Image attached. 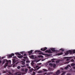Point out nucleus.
<instances>
[{
  "mask_svg": "<svg viewBox=\"0 0 75 75\" xmlns=\"http://www.w3.org/2000/svg\"><path fill=\"white\" fill-rule=\"evenodd\" d=\"M29 71H30V72H32V70H31V69H30L29 70Z\"/></svg>",
  "mask_w": 75,
  "mask_h": 75,
  "instance_id": "nucleus-41",
  "label": "nucleus"
},
{
  "mask_svg": "<svg viewBox=\"0 0 75 75\" xmlns=\"http://www.w3.org/2000/svg\"><path fill=\"white\" fill-rule=\"evenodd\" d=\"M70 53V54H72V52L71 50H69V51H67L66 53H65V55H67Z\"/></svg>",
  "mask_w": 75,
  "mask_h": 75,
  "instance_id": "nucleus-3",
  "label": "nucleus"
},
{
  "mask_svg": "<svg viewBox=\"0 0 75 75\" xmlns=\"http://www.w3.org/2000/svg\"><path fill=\"white\" fill-rule=\"evenodd\" d=\"M39 65H41L42 64L41 63H40L39 64Z\"/></svg>",
  "mask_w": 75,
  "mask_h": 75,
  "instance_id": "nucleus-57",
  "label": "nucleus"
},
{
  "mask_svg": "<svg viewBox=\"0 0 75 75\" xmlns=\"http://www.w3.org/2000/svg\"><path fill=\"white\" fill-rule=\"evenodd\" d=\"M21 67L20 66H19V69H20V68Z\"/></svg>",
  "mask_w": 75,
  "mask_h": 75,
  "instance_id": "nucleus-62",
  "label": "nucleus"
},
{
  "mask_svg": "<svg viewBox=\"0 0 75 75\" xmlns=\"http://www.w3.org/2000/svg\"><path fill=\"white\" fill-rule=\"evenodd\" d=\"M16 57H17L16 56H14V57H13V58H16Z\"/></svg>",
  "mask_w": 75,
  "mask_h": 75,
  "instance_id": "nucleus-51",
  "label": "nucleus"
},
{
  "mask_svg": "<svg viewBox=\"0 0 75 75\" xmlns=\"http://www.w3.org/2000/svg\"><path fill=\"white\" fill-rule=\"evenodd\" d=\"M17 68H18V69H19V66H18L17 67Z\"/></svg>",
  "mask_w": 75,
  "mask_h": 75,
  "instance_id": "nucleus-52",
  "label": "nucleus"
},
{
  "mask_svg": "<svg viewBox=\"0 0 75 75\" xmlns=\"http://www.w3.org/2000/svg\"><path fill=\"white\" fill-rule=\"evenodd\" d=\"M1 61L0 60V64H1Z\"/></svg>",
  "mask_w": 75,
  "mask_h": 75,
  "instance_id": "nucleus-53",
  "label": "nucleus"
},
{
  "mask_svg": "<svg viewBox=\"0 0 75 75\" xmlns=\"http://www.w3.org/2000/svg\"><path fill=\"white\" fill-rule=\"evenodd\" d=\"M23 58H24V59H26L27 57H24Z\"/></svg>",
  "mask_w": 75,
  "mask_h": 75,
  "instance_id": "nucleus-42",
  "label": "nucleus"
},
{
  "mask_svg": "<svg viewBox=\"0 0 75 75\" xmlns=\"http://www.w3.org/2000/svg\"><path fill=\"white\" fill-rule=\"evenodd\" d=\"M25 73H21L19 74V75H23V74H25Z\"/></svg>",
  "mask_w": 75,
  "mask_h": 75,
  "instance_id": "nucleus-14",
  "label": "nucleus"
},
{
  "mask_svg": "<svg viewBox=\"0 0 75 75\" xmlns=\"http://www.w3.org/2000/svg\"><path fill=\"white\" fill-rule=\"evenodd\" d=\"M23 61H26V59H23Z\"/></svg>",
  "mask_w": 75,
  "mask_h": 75,
  "instance_id": "nucleus-46",
  "label": "nucleus"
},
{
  "mask_svg": "<svg viewBox=\"0 0 75 75\" xmlns=\"http://www.w3.org/2000/svg\"><path fill=\"white\" fill-rule=\"evenodd\" d=\"M51 50L53 52H55V49L53 48L51 49Z\"/></svg>",
  "mask_w": 75,
  "mask_h": 75,
  "instance_id": "nucleus-10",
  "label": "nucleus"
},
{
  "mask_svg": "<svg viewBox=\"0 0 75 75\" xmlns=\"http://www.w3.org/2000/svg\"><path fill=\"white\" fill-rule=\"evenodd\" d=\"M26 66L27 67H28V66H29V64H26Z\"/></svg>",
  "mask_w": 75,
  "mask_h": 75,
  "instance_id": "nucleus-36",
  "label": "nucleus"
},
{
  "mask_svg": "<svg viewBox=\"0 0 75 75\" xmlns=\"http://www.w3.org/2000/svg\"><path fill=\"white\" fill-rule=\"evenodd\" d=\"M28 68H29V69H31V67H28Z\"/></svg>",
  "mask_w": 75,
  "mask_h": 75,
  "instance_id": "nucleus-49",
  "label": "nucleus"
},
{
  "mask_svg": "<svg viewBox=\"0 0 75 75\" xmlns=\"http://www.w3.org/2000/svg\"><path fill=\"white\" fill-rule=\"evenodd\" d=\"M71 58H72L71 57H69V58H70V59Z\"/></svg>",
  "mask_w": 75,
  "mask_h": 75,
  "instance_id": "nucleus-59",
  "label": "nucleus"
},
{
  "mask_svg": "<svg viewBox=\"0 0 75 75\" xmlns=\"http://www.w3.org/2000/svg\"><path fill=\"white\" fill-rule=\"evenodd\" d=\"M35 61H36V60H35V59L34 60L32 61V63H31V65L32 66H34V62H35Z\"/></svg>",
  "mask_w": 75,
  "mask_h": 75,
  "instance_id": "nucleus-7",
  "label": "nucleus"
},
{
  "mask_svg": "<svg viewBox=\"0 0 75 75\" xmlns=\"http://www.w3.org/2000/svg\"><path fill=\"white\" fill-rule=\"evenodd\" d=\"M49 65H50V66H52L53 65V64H52V63H50L49 64Z\"/></svg>",
  "mask_w": 75,
  "mask_h": 75,
  "instance_id": "nucleus-24",
  "label": "nucleus"
},
{
  "mask_svg": "<svg viewBox=\"0 0 75 75\" xmlns=\"http://www.w3.org/2000/svg\"><path fill=\"white\" fill-rule=\"evenodd\" d=\"M15 75H19V72H16V73H15V74H14Z\"/></svg>",
  "mask_w": 75,
  "mask_h": 75,
  "instance_id": "nucleus-16",
  "label": "nucleus"
},
{
  "mask_svg": "<svg viewBox=\"0 0 75 75\" xmlns=\"http://www.w3.org/2000/svg\"><path fill=\"white\" fill-rule=\"evenodd\" d=\"M9 74H11V72H9Z\"/></svg>",
  "mask_w": 75,
  "mask_h": 75,
  "instance_id": "nucleus-60",
  "label": "nucleus"
},
{
  "mask_svg": "<svg viewBox=\"0 0 75 75\" xmlns=\"http://www.w3.org/2000/svg\"><path fill=\"white\" fill-rule=\"evenodd\" d=\"M31 70H32V71H34V69H33V68H31Z\"/></svg>",
  "mask_w": 75,
  "mask_h": 75,
  "instance_id": "nucleus-48",
  "label": "nucleus"
},
{
  "mask_svg": "<svg viewBox=\"0 0 75 75\" xmlns=\"http://www.w3.org/2000/svg\"><path fill=\"white\" fill-rule=\"evenodd\" d=\"M45 52H48V54H52V52H51V51L50 50H46L45 51Z\"/></svg>",
  "mask_w": 75,
  "mask_h": 75,
  "instance_id": "nucleus-4",
  "label": "nucleus"
},
{
  "mask_svg": "<svg viewBox=\"0 0 75 75\" xmlns=\"http://www.w3.org/2000/svg\"><path fill=\"white\" fill-rule=\"evenodd\" d=\"M38 72L39 74H40V73H42V71H39Z\"/></svg>",
  "mask_w": 75,
  "mask_h": 75,
  "instance_id": "nucleus-19",
  "label": "nucleus"
},
{
  "mask_svg": "<svg viewBox=\"0 0 75 75\" xmlns=\"http://www.w3.org/2000/svg\"><path fill=\"white\" fill-rule=\"evenodd\" d=\"M19 63V62H18L17 63H16V65H17V64H18Z\"/></svg>",
  "mask_w": 75,
  "mask_h": 75,
  "instance_id": "nucleus-43",
  "label": "nucleus"
},
{
  "mask_svg": "<svg viewBox=\"0 0 75 75\" xmlns=\"http://www.w3.org/2000/svg\"><path fill=\"white\" fill-rule=\"evenodd\" d=\"M64 59H67V58H68V57H64Z\"/></svg>",
  "mask_w": 75,
  "mask_h": 75,
  "instance_id": "nucleus-38",
  "label": "nucleus"
},
{
  "mask_svg": "<svg viewBox=\"0 0 75 75\" xmlns=\"http://www.w3.org/2000/svg\"><path fill=\"white\" fill-rule=\"evenodd\" d=\"M47 47H45L44 48H42L41 49V51H45L46 50H47Z\"/></svg>",
  "mask_w": 75,
  "mask_h": 75,
  "instance_id": "nucleus-5",
  "label": "nucleus"
},
{
  "mask_svg": "<svg viewBox=\"0 0 75 75\" xmlns=\"http://www.w3.org/2000/svg\"><path fill=\"white\" fill-rule=\"evenodd\" d=\"M73 54H75V50H74L73 51Z\"/></svg>",
  "mask_w": 75,
  "mask_h": 75,
  "instance_id": "nucleus-34",
  "label": "nucleus"
},
{
  "mask_svg": "<svg viewBox=\"0 0 75 75\" xmlns=\"http://www.w3.org/2000/svg\"><path fill=\"white\" fill-rule=\"evenodd\" d=\"M23 55H21L19 56V58H23Z\"/></svg>",
  "mask_w": 75,
  "mask_h": 75,
  "instance_id": "nucleus-20",
  "label": "nucleus"
},
{
  "mask_svg": "<svg viewBox=\"0 0 75 75\" xmlns=\"http://www.w3.org/2000/svg\"><path fill=\"white\" fill-rule=\"evenodd\" d=\"M52 74V72L49 73V74Z\"/></svg>",
  "mask_w": 75,
  "mask_h": 75,
  "instance_id": "nucleus-50",
  "label": "nucleus"
},
{
  "mask_svg": "<svg viewBox=\"0 0 75 75\" xmlns=\"http://www.w3.org/2000/svg\"><path fill=\"white\" fill-rule=\"evenodd\" d=\"M75 66V63H73L71 64V67H74V66Z\"/></svg>",
  "mask_w": 75,
  "mask_h": 75,
  "instance_id": "nucleus-15",
  "label": "nucleus"
},
{
  "mask_svg": "<svg viewBox=\"0 0 75 75\" xmlns=\"http://www.w3.org/2000/svg\"><path fill=\"white\" fill-rule=\"evenodd\" d=\"M20 53H21V54H23L24 52H20Z\"/></svg>",
  "mask_w": 75,
  "mask_h": 75,
  "instance_id": "nucleus-37",
  "label": "nucleus"
},
{
  "mask_svg": "<svg viewBox=\"0 0 75 75\" xmlns=\"http://www.w3.org/2000/svg\"><path fill=\"white\" fill-rule=\"evenodd\" d=\"M71 62H74V59H72L71 60Z\"/></svg>",
  "mask_w": 75,
  "mask_h": 75,
  "instance_id": "nucleus-32",
  "label": "nucleus"
},
{
  "mask_svg": "<svg viewBox=\"0 0 75 75\" xmlns=\"http://www.w3.org/2000/svg\"><path fill=\"white\" fill-rule=\"evenodd\" d=\"M68 68V66H67L65 68V69H67Z\"/></svg>",
  "mask_w": 75,
  "mask_h": 75,
  "instance_id": "nucleus-26",
  "label": "nucleus"
},
{
  "mask_svg": "<svg viewBox=\"0 0 75 75\" xmlns=\"http://www.w3.org/2000/svg\"><path fill=\"white\" fill-rule=\"evenodd\" d=\"M21 64L22 65H24L25 64V62L24 61H21Z\"/></svg>",
  "mask_w": 75,
  "mask_h": 75,
  "instance_id": "nucleus-17",
  "label": "nucleus"
},
{
  "mask_svg": "<svg viewBox=\"0 0 75 75\" xmlns=\"http://www.w3.org/2000/svg\"><path fill=\"white\" fill-rule=\"evenodd\" d=\"M27 56V54H24V56Z\"/></svg>",
  "mask_w": 75,
  "mask_h": 75,
  "instance_id": "nucleus-40",
  "label": "nucleus"
},
{
  "mask_svg": "<svg viewBox=\"0 0 75 75\" xmlns=\"http://www.w3.org/2000/svg\"><path fill=\"white\" fill-rule=\"evenodd\" d=\"M15 54L16 55H19V53L16 52L15 53Z\"/></svg>",
  "mask_w": 75,
  "mask_h": 75,
  "instance_id": "nucleus-23",
  "label": "nucleus"
},
{
  "mask_svg": "<svg viewBox=\"0 0 75 75\" xmlns=\"http://www.w3.org/2000/svg\"><path fill=\"white\" fill-rule=\"evenodd\" d=\"M69 62H66V63L67 64V63H69Z\"/></svg>",
  "mask_w": 75,
  "mask_h": 75,
  "instance_id": "nucleus-54",
  "label": "nucleus"
},
{
  "mask_svg": "<svg viewBox=\"0 0 75 75\" xmlns=\"http://www.w3.org/2000/svg\"><path fill=\"white\" fill-rule=\"evenodd\" d=\"M52 62H54V61H52Z\"/></svg>",
  "mask_w": 75,
  "mask_h": 75,
  "instance_id": "nucleus-64",
  "label": "nucleus"
},
{
  "mask_svg": "<svg viewBox=\"0 0 75 75\" xmlns=\"http://www.w3.org/2000/svg\"><path fill=\"white\" fill-rule=\"evenodd\" d=\"M18 58H19V56H18Z\"/></svg>",
  "mask_w": 75,
  "mask_h": 75,
  "instance_id": "nucleus-63",
  "label": "nucleus"
},
{
  "mask_svg": "<svg viewBox=\"0 0 75 75\" xmlns=\"http://www.w3.org/2000/svg\"><path fill=\"white\" fill-rule=\"evenodd\" d=\"M35 72H33V74H32V75H35Z\"/></svg>",
  "mask_w": 75,
  "mask_h": 75,
  "instance_id": "nucleus-30",
  "label": "nucleus"
},
{
  "mask_svg": "<svg viewBox=\"0 0 75 75\" xmlns=\"http://www.w3.org/2000/svg\"><path fill=\"white\" fill-rule=\"evenodd\" d=\"M4 57H2V59H4Z\"/></svg>",
  "mask_w": 75,
  "mask_h": 75,
  "instance_id": "nucleus-56",
  "label": "nucleus"
},
{
  "mask_svg": "<svg viewBox=\"0 0 75 75\" xmlns=\"http://www.w3.org/2000/svg\"><path fill=\"white\" fill-rule=\"evenodd\" d=\"M57 64H58V63H59V60H57V61H56V62Z\"/></svg>",
  "mask_w": 75,
  "mask_h": 75,
  "instance_id": "nucleus-27",
  "label": "nucleus"
},
{
  "mask_svg": "<svg viewBox=\"0 0 75 75\" xmlns=\"http://www.w3.org/2000/svg\"><path fill=\"white\" fill-rule=\"evenodd\" d=\"M22 67H25L26 66L25 65H24V66H21Z\"/></svg>",
  "mask_w": 75,
  "mask_h": 75,
  "instance_id": "nucleus-33",
  "label": "nucleus"
},
{
  "mask_svg": "<svg viewBox=\"0 0 75 75\" xmlns=\"http://www.w3.org/2000/svg\"><path fill=\"white\" fill-rule=\"evenodd\" d=\"M59 50H62V51H64V50L62 49H60Z\"/></svg>",
  "mask_w": 75,
  "mask_h": 75,
  "instance_id": "nucleus-28",
  "label": "nucleus"
},
{
  "mask_svg": "<svg viewBox=\"0 0 75 75\" xmlns=\"http://www.w3.org/2000/svg\"><path fill=\"white\" fill-rule=\"evenodd\" d=\"M39 69H40V67H38V68H37V70H38Z\"/></svg>",
  "mask_w": 75,
  "mask_h": 75,
  "instance_id": "nucleus-45",
  "label": "nucleus"
},
{
  "mask_svg": "<svg viewBox=\"0 0 75 75\" xmlns=\"http://www.w3.org/2000/svg\"><path fill=\"white\" fill-rule=\"evenodd\" d=\"M41 52V51L40 50H36L35 51V53H36V52Z\"/></svg>",
  "mask_w": 75,
  "mask_h": 75,
  "instance_id": "nucleus-13",
  "label": "nucleus"
},
{
  "mask_svg": "<svg viewBox=\"0 0 75 75\" xmlns=\"http://www.w3.org/2000/svg\"><path fill=\"white\" fill-rule=\"evenodd\" d=\"M65 72H64L61 75H65Z\"/></svg>",
  "mask_w": 75,
  "mask_h": 75,
  "instance_id": "nucleus-29",
  "label": "nucleus"
},
{
  "mask_svg": "<svg viewBox=\"0 0 75 75\" xmlns=\"http://www.w3.org/2000/svg\"><path fill=\"white\" fill-rule=\"evenodd\" d=\"M26 62L27 63H30V61L29 60H27L26 61Z\"/></svg>",
  "mask_w": 75,
  "mask_h": 75,
  "instance_id": "nucleus-25",
  "label": "nucleus"
},
{
  "mask_svg": "<svg viewBox=\"0 0 75 75\" xmlns=\"http://www.w3.org/2000/svg\"><path fill=\"white\" fill-rule=\"evenodd\" d=\"M39 58H44V56H39Z\"/></svg>",
  "mask_w": 75,
  "mask_h": 75,
  "instance_id": "nucleus-18",
  "label": "nucleus"
},
{
  "mask_svg": "<svg viewBox=\"0 0 75 75\" xmlns=\"http://www.w3.org/2000/svg\"><path fill=\"white\" fill-rule=\"evenodd\" d=\"M27 71H28V69H27V68H26L25 69V72H27Z\"/></svg>",
  "mask_w": 75,
  "mask_h": 75,
  "instance_id": "nucleus-22",
  "label": "nucleus"
},
{
  "mask_svg": "<svg viewBox=\"0 0 75 75\" xmlns=\"http://www.w3.org/2000/svg\"><path fill=\"white\" fill-rule=\"evenodd\" d=\"M28 52L29 54H32V53L33 52V50H31L30 51H28Z\"/></svg>",
  "mask_w": 75,
  "mask_h": 75,
  "instance_id": "nucleus-11",
  "label": "nucleus"
},
{
  "mask_svg": "<svg viewBox=\"0 0 75 75\" xmlns=\"http://www.w3.org/2000/svg\"><path fill=\"white\" fill-rule=\"evenodd\" d=\"M55 67H56V64H54L53 65V68H55Z\"/></svg>",
  "mask_w": 75,
  "mask_h": 75,
  "instance_id": "nucleus-21",
  "label": "nucleus"
},
{
  "mask_svg": "<svg viewBox=\"0 0 75 75\" xmlns=\"http://www.w3.org/2000/svg\"><path fill=\"white\" fill-rule=\"evenodd\" d=\"M12 56H14V54L12 53L11 54L9 55L8 57L9 58H11V57H12Z\"/></svg>",
  "mask_w": 75,
  "mask_h": 75,
  "instance_id": "nucleus-6",
  "label": "nucleus"
},
{
  "mask_svg": "<svg viewBox=\"0 0 75 75\" xmlns=\"http://www.w3.org/2000/svg\"><path fill=\"white\" fill-rule=\"evenodd\" d=\"M21 71H24L25 70L24 69H21Z\"/></svg>",
  "mask_w": 75,
  "mask_h": 75,
  "instance_id": "nucleus-35",
  "label": "nucleus"
},
{
  "mask_svg": "<svg viewBox=\"0 0 75 75\" xmlns=\"http://www.w3.org/2000/svg\"><path fill=\"white\" fill-rule=\"evenodd\" d=\"M39 54H43V53L41 52L39 53Z\"/></svg>",
  "mask_w": 75,
  "mask_h": 75,
  "instance_id": "nucleus-47",
  "label": "nucleus"
},
{
  "mask_svg": "<svg viewBox=\"0 0 75 75\" xmlns=\"http://www.w3.org/2000/svg\"><path fill=\"white\" fill-rule=\"evenodd\" d=\"M5 62L6 63V64L4 66L5 68H6V67L7 66V65H8L9 62H10V63H11V60H8L6 59H4L3 60L2 64L3 65Z\"/></svg>",
  "mask_w": 75,
  "mask_h": 75,
  "instance_id": "nucleus-1",
  "label": "nucleus"
},
{
  "mask_svg": "<svg viewBox=\"0 0 75 75\" xmlns=\"http://www.w3.org/2000/svg\"><path fill=\"white\" fill-rule=\"evenodd\" d=\"M54 59H52V61H54Z\"/></svg>",
  "mask_w": 75,
  "mask_h": 75,
  "instance_id": "nucleus-55",
  "label": "nucleus"
},
{
  "mask_svg": "<svg viewBox=\"0 0 75 75\" xmlns=\"http://www.w3.org/2000/svg\"><path fill=\"white\" fill-rule=\"evenodd\" d=\"M67 66H68V67H69L70 68H71V65H68Z\"/></svg>",
  "mask_w": 75,
  "mask_h": 75,
  "instance_id": "nucleus-39",
  "label": "nucleus"
},
{
  "mask_svg": "<svg viewBox=\"0 0 75 75\" xmlns=\"http://www.w3.org/2000/svg\"><path fill=\"white\" fill-rule=\"evenodd\" d=\"M68 60H69V59H67V61H68Z\"/></svg>",
  "mask_w": 75,
  "mask_h": 75,
  "instance_id": "nucleus-61",
  "label": "nucleus"
},
{
  "mask_svg": "<svg viewBox=\"0 0 75 75\" xmlns=\"http://www.w3.org/2000/svg\"><path fill=\"white\" fill-rule=\"evenodd\" d=\"M43 70H44V71H45L46 72H47V70L46 69H43Z\"/></svg>",
  "mask_w": 75,
  "mask_h": 75,
  "instance_id": "nucleus-31",
  "label": "nucleus"
},
{
  "mask_svg": "<svg viewBox=\"0 0 75 75\" xmlns=\"http://www.w3.org/2000/svg\"><path fill=\"white\" fill-rule=\"evenodd\" d=\"M60 74V70H57V71L53 74V75H58Z\"/></svg>",
  "mask_w": 75,
  "mask_h": 75,
  "instance_id": "nucleus-2",
  "label": "nucleus"
},
{
  "mask_svg": "<svg viewBox=\"0 0 75 75\" xmlns=\"http://www.w3.org/2000/svg\"><path fill=\"white\" fill-rule=\"evenodd\" d=\"M62 54H63V53L61 52L59 53H58L57 54V55H62Z\"/></svg>",
  "mask_w": 75,
  "mask_h": 75,
  "instance_id": "nucleus-9",
  "label": "nucleus"
},
{
  "mask_svg": "<svg viewBox=\"0 0 75 75\" xmlns=\"http://www.w3.org/2000/svg\"><path fill=\"white\" fill-rule=\"evenodd\" d=\"M13 64H14L16 62V59H13Z\"/></svg>",
  "mask_w": 75,
  "mask_h": 75,
  "instance_id": "nucleus-12",
  "label": "nucleus"
},
{
  "mask_svg": "<svg viewBox=\"0 0 75 75\" xmlns=\"http://www.w3.org/2000/svg\"><path fill=\"white\" fill-rule=\"evenodd\" d=\"M30 57L31 58H32V59H35V58H34V56L33 55H32L30 56Z\"/></svg>",
  "mask_w": 75,
  "mask_h": 75,
  "instance_id": "nucleus-8",
  "label": "nucleus"
},
{
  "mask_svg": "<svg viewBox=\"0 0 75 75\" xmlns=\"http://www.w3.org/2000/svg\"><path fill=\"white\" fill-rule=\"evenodd\" d=\"M71 74L69 73H68L67 74V75H70Z\"/></svg>",
  "mask_w": 75,
  "mask_h": 75,
  "instance_id": "nucleus-44",
  "label": "nucleus"
},
{
  "mask_svg": "<svg viewBox=\"0 0 75 75\" xmlns=\"http://www.w3.org/2000/svg\"><path fill=\"white\" fill-rule=\"evenodd\" d=\"M21 55V54H19V56H20Z\"/></svg>",
  "mask_w": 75,
  "mask_h": 75,
  "instance_id": "nucleus-58",
  "label": "nucleus"
}]
</instances>
